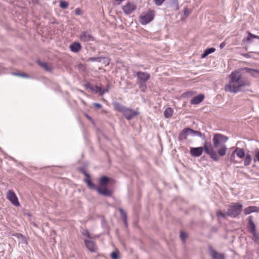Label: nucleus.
Masks as SVG:
<instances>
[{
    "instance_id": "10",
    "label": "nucleus",
    "mask_w": 259,
    "mask_h": 259,
    "mask_svg": "<svg viewBox=\"0 0 259 259\" xmlns=\"http://www.w3.org/2000/svg\"><path fill=\"white\" fill-rule=\"evenodd\" d=\"M79 37L80 41L84 42H88L95 40V37L92 35L90 31L88 30L81 32L79 34Z\"/></svg>"
},
{
    "instance_id": "22",
    "label": "nucleus",
    "mask_w": 259,
    "mask_h": 259,
    "mask_svg": "<svg viewBox=\"0 0 259 259\" xmlns=\"http://www.w3.org/2000/svg\"><path fill=\"white\" fill-rule=\"evenodd\" d=\"M110 182L109 178L107 176H103L99 180L100 185L101 187H107Z\"/></svg>"
},
{
    "instance_id": "27",
    "label": "nucleus",
    "mask_w": 259,
    "mask_h": 259,
    "mask_svg": "<svg viewBox=\"0 0 259 259\" xmlns=\"http://www.w3.org/2000/svg\"><path fill=\"white\" fill-rule=\"evenodd\" d=\"M170 7L175 10L179 9V5L178 0H171L170 3Z\"/></svg>"
},
{
    "instance_id": "34",
    "label": "nucleus",
    "mask_w": 259,
    "mask_h": 259,
    "mask_svg": "<svg viewBox=\"0 0 259 259\" xmlns=\"http://www.w3.org/2000/svg\"><path fill=\"white\" fill-rule=\"evenodd\" d=\"M253 160L254 162L258 161L259 162V150L256 149L255 150V154Z\"/></svg>"
},
{
    "instance_id": "26",
    "label": "nucleus",
    "mask_w": 259,
    "mask_h": 259,
    "mask_svg": "<svg viewBox=\"0 0 259 259\" xmlns=\"http://www.w3.org/2000/svg\"><path fill=\"white\" fill-rule=\"evenodd\" d=\"M215 51V49L214 48H209L206 49L204 51V53L201 54V58H205L209 54H210L212 53H213Z\"/></svg>"
},
{
    "instance_id": "1",
    "label": "nucleus",
    "mask_w": 259,
    "mask_h": 259,
    "mask_svg": "<svg viewBox=\"0 0 259 259\" xmlns=\"http://www.w3.org/2000/svg\"><path fill=\"white\" fill-rule=\"evenodd\" d=\"M248 85L249 82L241 78L239 72H232L230 75L229 82L225 86V91L236 93L242 91L244 87Z\"/></svg>"
},
{
    "instance_id": "39",
    "label": "nucleus",
    "mask_w": 259,
    "mask_h": 259,
    "mask_svg": "<svg viewBox=\"0 0 259 259\" xmlns=\"http://www.w3.org/2000/svg\"><path fill=\"white\" fill-rule=\"evenodd\" d=\"M235 153H234V151H233L230 156V161L233 163H236L237 162L235 160Z\"/></svg>"
},
{
    "instance_id": "7",
    "label": "nucleus",
    "mask_w": 259,
    "mask_h": 259,
    "mask_svg": "<svg viewBox=\"0 0 259 259\" xmlns=\"http://www.w3.org/2000/svg\"><path fill=\"white\" fill-rule=\"evenodd\" d=\"M242 205L239 203H235L230 205L227 212V215L231 218H236L241 213Z\"/></svg>"
},
{
    "instance_id": "37",
    "label": "nucleus",
    "mask_w": 259,
    "mask_h": 259,
    "mask_svg": "<svg viewBox=\"0 0 259 259\" xmlns=\"http://www.w3.org/2000/svg\"><path fill=\"white\" fill-rule=\"evenodd\" d=\"M226 214H227V212L226 213H223L221 211H218L217 212V215L218 217L225 218Z\"/></svg>"
},
{
    "instance_id": "3",
    "label": "nucleus",
    "mask_w": 259,
    "mask_h": 259,
    "mask_svg": "<svg viewBox=\"0 0 259 259\" xmlns=\"http://www.w3.org/2000/svg\"><path fill=\"white\" fill-rule=\"evenodd\" d=\"M228 140V137L221 134H214L213 135L212 142L213 149L218 148L217 153L221 156H224L226 154L227 148L225 143Z\"/></svg>"
},
{
    "instance_id": "16",
    "label": "nucleus",
    "mask_w": 259,
    "mask_h": 259,
    "mask_svg": "<svg viewBox=\"0 0 259 259\" xmlns=\"http://www.w3.org/2000/svg\"><path fill=\"white\" fill-rule=\"evenodd\" d=\"M84 243L86 247L90 251L95 252L96 251V247L93 241L85 239Z\"/></svg>"
},
{
    "instance_id": "4",
    "label": "nucleus",
    "mask_w": 259,
    "mask_h": 259,
    "mask_svg": "<svg viewBox=\"0 0 259 259\" xmlns=\"http://www.w3.org/2000/svg\"><path fill=\"white\" fill-rule=\"evenodd\" d=\"M113 106L115 110L122 113L123 116L127 120H131L139 115L138 111L125 107L118 102L114 103Z\"/></svg>"
},
{
    "instance_id": "42",
    "label": "nucleus",
    "mask_w": 259,
    "mask_h": 259,
    "mask_svg": "<svg viewBox=\"0 0 259 259\" xmlns=\"http://www.w3.org/2000/svg\"><path fill=\"white\" fill-rule=\"evenodd\" d=\"M247 34L249 36H251L252 38H256L259 39V36L258 35L253 34L249 31H247Z\"/></svg>"
},
{
    "instance_id": "43",
    "label": "nucleus",
    "mask_w": 259,
    "mask_h": 259,
    "mask_svg": "<svg viewBox=\"0 0 259 259\" xmlns=\"http://www.w3.org/2000/svg\"><path fill=\"white\" fill-rule=\"evenodd\" d=\"M84 87L86 89H90L91 90V88H92V85L90 83L88 82L84 84Z\"/></svg>"
},
{
    "instance_id": "50",
    "label": "nucleus",
    "mask_w": 259,
    "mask_h": 259,
    "mask_svg": "<svg viewBox=\"0 0 259 259\" xmlns=\"http://www.w3.org/2000/svg\"><path fill=\"white\" fill-rule=\"evenodd\" d=\"M86 116H87V117L88 118H89V119H91V117H90L88 115H86Z\"/></svg>"
},
{
    "instance_id": "18",
    "label": "nucleus",
    "mask_w": 259,
    "mask_h": 259,
    "mask_svg": "<svg viewBox=\"0 0 259 259\" xmlns=\"http://www.w3.org/2000/svg\"><path fill=\"white\" fill-rule=\"evenodd\" d=\"M190 136L188 127L183 129L179 135V140L181 141L186 140Z\"/></svg>"
},
{
    "instance_id": "32",
    "label": "nucleus",
    "mask_w": 259,
    "mask_h": 259,
    "mask_svg": "<svg viewBox=\"0 0 259 259\" xmlns=\"http://www.w3.org/2000/svg\"><path fill=\"white\" fill-rule=\"evenodd\" d=\"M89 61H97L101 62L102 61V57H90L88 59Z\"/></svg>"
},
{
    "instance_id": "25",
    "label": "nucleus",
    "mask_w": 259,
    "mask_h": 259,
    "mask_svg": "<svg viewBox=\"0 0 259 259\" xmlns=\"http://www.w3.org/2000/svg\"><path fill=\"white\" fill-rule=\"evenodd\" d=\"M37 63L46 71H51L52 70L51 67L49 66L47 63L41 62L39 60H37Z\"/></svg>"
},
{
    "instance_id": "14",
    "label": "nucleus",
    "mask_w": 259,
    "mask_h": 259,
    "mask_svg": "<svg viewBox=\"0 0 259 259\" xmlns=\"http://www.w3.org/2000/svg\"><path fill=\"white\" fill-rule=\"evenodd\" d=\"M209 250L212 259H225V255L223 253L217 252L212 247H209Z\"/></svg>"
},
{
    "instance_id": "6",
    "label": "nucleus",
    "mask_w": 259,
    "mask_h": 259,
    "mask_svg": "<svg viewBox=\"0 0 259 259\" xmlns=\"http://www.w3.org/2000/svg\"><path fill=\"white\" fill-rule=\"evenodd\" d=\"M86 183L90 189L96 190L100 195L106 197H110L112 195V191L108 189L107 187L99 188L89 180L86 181Z\"/></svg>"
},
{
    "instance_id": "11",
    "label": "nucleus",
    "mask_w": 259,
    "mask_h": 259,
    "mask_svg": "<svg viewBox=\"0 0 259 259\" xmlns=\"http://www.w3.org/2000/svg\"><path fill=\"white\" fill-rule=\"evenodd\" d=\"M7 198L15 206H19L20 205L18 198L13 191H8L7 194Z\"/></svg>"
},
{
    "instance_id": "20",
    "label": "nucleus",
    "mask_w": 259,
    "mask_h": 259,
    "mask_svg": "<svg viewBox=\"0 0 259 259\" xmlns=\"http://www.w3.org/2000/svg\"><path fill=\"white\" fill-rule=\"evenodd\" d=\"M204 98V96L202 94H200L191 100V104H198L202 102Z\"/></svg>"
},
{
    "instance_id": "49",
    "label": "nucleus",
    "mask_w": 259,
    "mask_h": 259,
    "mask_svg": "<svg viewBox=\"0 0 259 259\" xmlns=\"http://www.w3.org/2000/svg\"><path fill=\"white\" fill-rule=\"evenodd\" d=\"M243 56L245 57H248V54H244Z\"/></svg>"
},
{
    "instance_id": "45",
    "label": "nucleus",
    "mask_w": 259,
    "mask_h": 259,
    "mask_svg": "<svg viewBox=\"0 0 259 259\" xmlns=\"http://www.w3.org/2000/svg\"><path fill=\"white\" fill-rule=\"evenodd\" d=\"M75 14L80 15L81 14V10L79 8H77L75 9Z\"/></svg>"
},
{
    "instance_id": "12",
    "label": "nucleus",
    "mask_w": 259,
    "mask_h": 259,
    "mask_svg": "<svg viewBox=\"0 0 259 259\" xmlns=\"http://www.w3.org/2000/svg\"><path fill=\"white\" fill-rule=\"evenodd\" d=\"M136 5L131 2H127L126 4L122 7V10L126 14L132 13L136 9Z\"/></svg>"
},
{
    "instance_id": "47",
    "label": "nucleus",
    "mask_w": 259,
    "mask_h": 259,
    "mask_svg": "<svg viewBox=\"0 0 259 259\" xmlns=\"http://www.w3.org/2000/svg\"><path fill=\"white\" fill-rule=\"evenodd\" d=\"M251 36H249L248 35V36L245 38V41H250V39H251Z\"/></svg>"
},
{
    "instance_id": "40",
    "label": "nucleus",
    "mask_w": 259,
    "mask_h": 259,
    "mask_svg": "<svg viewBox=\"0 0 259 259\" xmlns=\"http://www.w3.org/2000/svg\"><path fill=\"white\" fill-rule=\"evenodd\" d=\"M187 237V235L186 233L182 231L181 232L180 237L182 240H184Z\"/></svg>"
},
{
    "instance_id": "38",
    "label": "nucleus",
    "mask_w": 259,
    "mask_h": 259,
    "mask_svg": "<svg viewBox=\"0 0 259 259\" xmlns=\"http://www.w3.org/2000/svg\"><path fill=\"white\" fill-rule=\"evenodd\" d=\"M82 234L83 236H87L89 238H92V237L91 236L89 232L87 230H85L82 232Z\"/></svg>"
},
{
    "instance_id": "44",
    "label": "nucleus",
    "mask_w": 259,
    "mask_h": 259,
    "mask_svg": "<svg viewBox=\"0 0 259 259\" xmlns=\"http://www.w3.org/2000/svg\"><path fill=\"white\" fill-rule=\"evenodd\" d=\"M94 106L98 108H101L102 107L101 104L97 103H94Z\"/></svg>"
},
{
    "instance_id": "33",
    "label": "nucleus",
    "mask_w": 259,
    "mask_h": 259,
    "mask_svg": "<svg viewBox=\"0 0 259 259\" xmlns=\"http://www.w3.org/2000/svg\"><path fill=\"white\" fill-rule=\"evenodd\" d=\"M79 171L82 173L83 174L84 176H86V179L84 180V181L86 183V181L87 180H91L90 177V175L85 171V170L83 168H80L79 169Z\"/></svg>"
},
{
    "instance_id": "41",
    "label": "nucleus",
    "mask_w": 259,
    "mask_h": 259,
    "mask_svg": "<svg viewBox=\"0 0 259 259\" xmlns=\"http://www.w3.org/2000/svg\"><path fill=\"white\" fill-rule=\"evenodd\" d=\"M102 61L104 64L108 65L109 64V59L107 57H102Z\"/></svg>"
},
{
    "instance_id": "21",
    "label": "nucleus",
    "mask_w": 259,
    "mask_h": 259,
    "mask_svg": "<svg viewBox=\"0 0 259 259\" xmlns=\"http://www.w3.org/2000/svg\"><path fill=\"white\" fill-rule=\"evenodd\" d=\"M246 72L252 76L257 78L259 77V70L253 69L249 68H245Z\"/></svg>"
},
{
    "instance_id": "31",
    "label": "nucleus",
    "mask_w": 259,
    "mask_h": 259,
    "mask_svg": "<svg viewBox=\"0 0 259 259\" xmlns=\"http://www.w3.org/2000/svg\"><path fill=\"white\" fill-rule=\"evenodd\" d=\"M68 3L64 1H60V7L63 9H66L68 7Z\"/></svg>"
},
{
    "instance_id": "28",
    "label": "nucleus",
    "mask_w": 259,
    "mask_h": 259,
    "mask_svg": "<svg viewBox=\"0 0 259 259\" xmlns=\"http://www.w3.org/2000/svg\"><path fill=\"white\" fill-rule=\"evenodd\" d=\"M172 113L173 110L171 108H167L164 112V115L166 118H169L172 116Z\"/></svg>"
},
{
    "instance_id": "17",
    "label": "nucleus",
    "mask_w": 259,
    "mask_h": 259,
    "mask_svg": "<svg viewBox=\"0 0 259 259\" xmlns=\"http://www.w3.org/2000/svg\"><path fill=\"white\" fill-rule=\"evenodd\" d=\"M188 128L190 136H198V137L202 138V139L203 140H204V141H205V140H206L205 135L204 134H202L200 132L198 131L193 130L190 127H188Z\"/></svg>"
},
{
    "instance_id": "48",
    "label": "nucleus",
    "mask_w": 259,
    "mask_h": 259,
    "mask_svg": "<svg viewBox=\"0 0 259 259\" xmlns=\"http://www.w3.org/2000/svg\"><path fill=\"white\" fill-rule=\"evenodd\" d=\"M188 11V9L187 8H186L185 11H184V12H185V14H187V11Z\"/></svg>"
},
{
    "instance_id": "9",
    "label": "nucleus",
    "mask_w": 259,
    "mask_h": 259,
    "mask_svg": "<svg viewBox=\"0 0 259 259\" xmlns=\"http://www.w3.org/2000/svg\"><path fill=\"white\" fill-rule=\"evenodd\" d=\"M154 16V14L151 11L140 15L139 17L140 23L142 25L147 24L153 20Z\"/></svg>"
},
{
    "instance_id": "5",
    "label": "nucleus",
    "mask_w": 259,
    "mask_h": 259,
    "mask_svg": "<svg viewBox=\"0 0 259 259\" xmlns=\"http://www.w3.org/2000/svg\"><path fill=\"white\" fill-rule=\"evenodd\" d=\"M247 228L249 233H251L253 235V241L259 245V234L256 232V226L253 221V218L252 216H249L247 219Z\"/></svg>"
},
{
    "instance_id": "13",
    "label": "nucleus",
    "mask_w": 259,
    "mask_h": 259,
    "mask_svg": "<svg viewBox=\"0 0 259 259\" xmlns=\"http://www.w3.org/2000/svg\"><path fill=\"white\" fill-rule=\"evenodd\" d=\"M109 85H108L105 89H103L102 87L98 85H92V88H91V90L96 93H98L100 96H103L105 93H107L109 91Z\"/></svg>"
},
{
    "instance_id": "2",
    "label": "nucleus",
    "mask_w": 259,
    "mask_h": 259,
    "mask_svg": "<svg viewBox=\"0 0 259 259\" xmlns=\"http://www.w3.org/2000/svg\"><path fill=\"white\" fill-rule=\"evenodd\" d=\"M204 152L210 156L214 161H218L220 160L219 156L216 151L213 149V147L210 143H208L205 140L204 142L203 147L196 148H191L190 153L192 156L199 157Z\"/></svg>"
},
{
    "instance_id": "30",
    "label": "nucleus",
    "mask_w": 259,
    "mask_h": 259,
    "mask_svg": "<svg viewBox=\"0 0 259 259\" xmlns=\"http://www.w3.org/2000/svg\"><path fill=\"white\" fill-rule=\"evenodd\" d=\"M12 74L15 76H18L22 77L24 78H29V76L28 74L25 73H22V72H13Z\"/></svg>"
},
{
    "instance_id": "46",
    "label": "nucleus",
    "mask_w": 259,
    "mask_h": 259,
    "mask_svg": "<svg viewBox=\"0 0 259 259\" xmlns=\"http://www.w3.org/2000/svg\"><path fill=\"white\" fill-rule=\"evenodd\" d=\"M226 44L224 42H222L220 45V49H223L224 47H225Z\"/></svg>"
},
{
    "instance_id": "24",
    "label": "nucleus",
    "mask_w": 259,
    "mask_h": 259,
    "mask_svg": "<svg viewBox=\"0 0 259 259\" xmlns=\"http://www.w3.org/2000/svg\"><path fill=\"white\" fill-rule=\"evenodd\" d=\"M119 211L120 212L121 219L123 221L125 225L127 226V214L124 211V210L122 208H119Z\"/></svg>"
},
{
    "instance_id": "8",
    "label": "nucleus",
    "mask_w": 259,
    "mask_h": 259,
    "mask_svg": "<svg viewBox=\"0 0 259 259\" xmlns=\"http://www.w3.org/2000/svg\"><path fill=\"white\" fill-rule=\"evenodd\" d=\"M136 76L137 77V84L141 85L144 84L150 77L149 73L142 71L137 72Z\"/></svg>"
},
{
    "instance_id": "15",
    "label": "nucleus",
    "mask_w": 259,
    "mask_h": 259,
    "mask_svg": "<svg viewBox=\"0 0 259 259\" xmlns=\"http://www.w3.org/2000/svg\"><path fill=\"white\" fill-rule=\"evenodd\" d=\"M70 50L73 53H77L81 49V44L77 41H74L69 46Z\"/></svg>"
},
{
    "instance_id": "29",
    "label": "nucleus",
    "mask_w": 259,
    "mask_h": 259,
    "mask_svg": "<svg viewBox=\"0 0 259 259\" xmlns=\"http://www.w3.org/2000/svg\"><path fill=\"white\" fill-rule=\"evenodd\" d=\"M245 158L244 160V165L245 166L249 165L251 161V157L249 154H246V155L244 156Z\"/></svg>"
},
{
    "instance_id": "23",
    "label": "nucleus",
    "mask_w": 259,
    "mask_h": 259,
    "mask_svg": "<svg viewBox=\"0 0 259 259\" xmlns=\"http://www.w3.org/2000/svg\"><path fill=\"white\" fill-rule=\"evenodd\" d=\"M233 151L234 153L236 154L237 156L240 158H243L246 155L244 150L242 148L237 147Z\"/></svg>"
},
{
    "instance_id": "35",
    "label": "nucleus",
    "mask_w": 259,
    "mask_h": 259,
    "mask_svg": "<svg viewBox=\"0 0 259 259\" xmlns=\"http://www.w3.org/2000/svg\"><path fill=\"white\" fill-rule=\"evenodd\" d=\"M111 257L112 259H118L119 255L118 252H112L111 253Z\"/></svg>"
},
{
    "instance_id": "19",
    "label": "nucleus",
    "mask_w": 259,
    "mask_h": 259,
    "mask_svg": "<svg viewBox=\"0 0 259 259\" xmlns=\"http://www.w3.org/2000/svg\"><path fill=\"white\" fill-rule=\"evenodd\" d=\"M259 212V207L256 206H250L245 208L244 210V213L245 214H248L251 212Z\"/></svg>"
},
{
    "instance_id": "36",
    "label": "nucleus",
    "mask_w": 259,
    "mask_h": 259,
    "mask_svg": "<svg viewBox=\"0 0 259 259\" xmlns=\"http://www.w3.org/2000/svg\"><path fill=\"white\" fill-rule=\"evenodd\" d=\"M165 1V0H153L154 4L157 6H161Z\"/></svg>"
}]
</instances>
